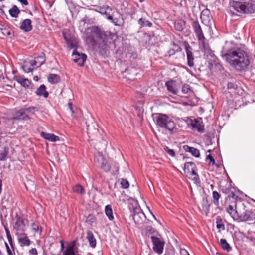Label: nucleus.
<instances>
[{
  "label": "nucleus",
  "instance_id": "obj_4",
  "mask_svg": "<svg viewBox=\"0 0 255 255\" xmlns=\"http://www.w3.org/2000/svg\"><path fill=\"white\" fill-rule=\"evenodd\" d=\"M93 32L97 38L98 39V48L101 53L105 52L108 44L111 43V34L110 32L102 31L100 28L95 27L93 28Z\"/></svg>",
  "mask_w": 255,
  "mask_h": 255
},
{
  "label": "nucleus",
  "instance_id": "obj_20",
  "mask_svg": "<svg viewBox=\"0 0 255 255\" xmlns=\"http://www.w3.org/2000/svg\"><path fill=\"white\" fill-rule=\"evenodd\" d=\"M31 20L29 19H26L21 23L20 28L25 32L30 31L32 29Z\"/></svg>",
  "mask_w": 255,
  "mask_h": 255
},
{
  "label": "nucleus",
  "instance_id": "obj_55",
  "mask_svg": "<svg viewBox=\"0 0 255 255\" xmlns=\"http://www.w3.org/2000/svg\"><path fill=\"white\" fill-rule=\"evenodd\" d=\"M68 108L70 109V110L71 111L72 113H74V111L73 110L72 107V103L71 102H69L68 103Z\"/></svg>",
  "mask_w": 255,
  "mask_h": 255
},
{
  "label": "nucleus",
  "instance_id": "obj_15",
  "mask_svg": "<svg viewBox=\"0 0 255 255\" xmlns=\"http://www.w3.org/2000/svg\"><path fill=\"white\" fill-rule=\"evenodd\" d=\"M73 55L75 56L74 58L75 62L77 63L79 66H82L86 61L87 56L85 54H80L76 50H74Z\"/></svg>",
  "mask_w": 255,
  "mask_h": 255
},
{
  "label": "nucleus",
  "instance_id": "obj_23",
  "mask_svg": "<svg viewBox=\"0 0 255 255\" xmlns=\"http://www.w3.org/2000/svg\"><path fill=\"white\" fill-rule=\"evenodd\" d=\"M230 199H232L230 197H227L226 198L225 202L226 210L230 209L236 208L237 201L235 200L234 198L232 199V201H230Z\"/></svg>",
  "mask_w": 255,
  "mask_h": 255
},
{
  "label": "nucleus",
  "instance_id": "obj_40",
  "mask_svg": "<svg viewBox=\"0 0 255 255\" xmlns=\"http://www.w3.org/2000/svg\"><path fill=\"white\" fill-rule=\"evenodd\" d=\"M174 26L177 30L181 31L184 29V24L182 21H176L174 23Z\"/></svg>",
  "mask_w": 255,
  "mask_h": 255
},
{
  "label": "nucleus",
  "instance_id": "obj_3",
  "mask_svg": "<svg viewBox=\"0 0 255 255\" xmlns=\"http://www.w3.org/2000/svg\"><path fill=\"white\" fill-rule=\"evenodd\" d=\"M153 118L157 126L167 129L171 133L177 131V129L175 123L167 115L155 113L153 115Z\"/></svg>",
  "mask_w": 255,
  "mask_h": 255
},
{
  "label": "nucleus",
  "instance_id": "obj_45",
  "mask_svg": "<svg viewBox=\"0 0 255 255\" xmlns=\"http://www.w3.org/2000/svg\"><path fill=\"white\" fill-rule=\"evenodd\" d=\"M0 31L3 35L10 36L11 35V32L9 28H0Z\"/></svg>",
  "mask_w": 255,
  "mask_h": 255
},
{
  "label": "nucleus",
  "instance_id": "obj_19",
  "mask_svg": "<svg viewBox=\"0 0 255 255\" xmlns=\"http://www.w3.org/2000/svg\"><path fill=\"white\" fill-rule=\"evenodd\" d=\"M16 236L18 238V242L21 244L22 246H28L30 245L31 241L25 233L17 235Z\"/></svg>",
  "mask_w": 255,
  "mask_h": 255
},
{
  "label": "nucleus",
  "instance_id": "obj_7",
  "mask_svg": "<svg viewBox=\"0 0 255 255\" xmlns=\"http://www.w3.org/2000/svg\"><path fill=\"white\" fill-rule=\"evenodd\" d=\"M153 243V251L159 255L162 254L165 242L160 235H153L151 237Z\"/></svg>",
  "mask_w": 255,
  "mask_h": 255
},
{
  "label": "nucleus",
  "instance_id": "obj_9",
  "mask_svg": "<svg viewBox=\"0 0 255 255\" xmlns=\"http://www.w3.org/2000/svg\"><path fill=\"white\" fill-rule=\"evenodd\" d=\"M13 229L16 235L24 233L25 224L22 218L16 216V221L13 225Z\"/></svg>",
  "mask_w": 255,
  "mask_h": 255
},
{
  "label": "nucleus",
  "instance_id": "obj_57",
  "mask_svg": "<svg viewBox=\"0 0 255 255\" xmlns=\"http://www.w3.org/2000/svg\"><path fill=\"white\" fill-rule=\"evenodd\" d=\"M60 243L61 244V250H63L64 248V241L63 240H61L60 241Z\"/></svg>",
  "mask_w": 255,
  "mask_h": 255
},
{
  "label": "nucleus",
  "instance_id": "obj_56",
  "mask_svg": "<svg viewBox=\"0 0 255 255\" xmlns=\"http://www.w3.org/2000/svg\"><path fill=\"white\" fill-rule=\"evenodd\" d=\"M175 51L174 49H170L168 51L169 56H171V55L175 54Z\"/></svg>",
  "mask_w": 255,
  "mask_h": 255
},
{
  "label": "nucleus",
  "instance_id": "obj_14",
  "mask_svg": "<svg viewBox=\"0 0 255 255\" xmlns=\"http://www.w3.org/2000/svg\"><path fill=\"white\" fill-rule=\"evenodd\" d=\"M165 86L168 91L174 95H177L179 92V87L177 82L171 79L165 83Z\"/></svg>",
  "mask_w": 255,
  "mask_h": 255
},
{
  "label": "nucleus",
  "instance_id": "obj_18",
  "mask_svg": "<svg viewBox=\"0 0 255 255\" xmlns=\"http://www.w3.org/2000/svg\"><path fill=\"white\" fill-rule=\"evenodd\" d=\"M191 47L189 46L186 47V52L187 58V64L190 67H192L194 65V55L191 51Z\"/></svg>",
  "mask_w": 255,
  "mask_h": 255
},
{
  "label": "nucleus",
  "instance_id": "obj_21",
  "mask_svg": "<svg viewBox=\"0 0 255 255\" xmlns=\"http://www.w3.org/2000/svg\"><path fill=\"white\" fill-rule=\"evenodd\" d=\"M32 60V63L34 64L35 66L40 67L45 62V54L41 53L39 56L35 57L34 59Z\"/></svg>",
  "mask_w": 255,
  "mask_h": 255
},
{
  "label": "nucleus",
  "instance_id": "obj_43",
  "mask_svg": "<svg viewBox=\"0 0 255 255\" xmlns=\"http://www.w3.org/2000/svg\"><path fill=\"white\" fill-rule=\"evenodd\" d=\"M121 184L122 188L124 189L128 188L129 186L128 181L125 179H122L121 181Z\"/></svg>",
  "mask_w": 255,
  "mask_h": 255
},
{
  "label": "nucleus",
  "instance_id": "obj_53",
  "mask_svg": "<svg viewBox=\"0 0 255 255\" xmlns=\"http://www.w3.org/2000/svg\"><path fill=\"white\" fill-rule=\"evenodd\" d=\"M207 158L210 160L211 163H212L213 164H214L215 163L214 159H213V157L210 154H209L207 156Z\"/></svg>",
  "mask_w": 255,
  "mask_h": 255
},
{
  "label": "nucleus",
  "instance_id": "obj_61",
  "mask_svg": "<svg viewBox=\"0 0 255 255\" xmlns=\"http://www.w3.org/2000/svg\"><path fill=\"white\" fill-rule=\"evenodd\" d=\"M33 79L34 80L37 81L38 79V76H34Z\"/></svg>",
  "mask_w": 255,
  "mask_h": 255
},
{
  "label": "nucleus",
  "instance_id": "obj_39",
  "mask_svg": "<svg viewBox=\"0 0 255 255\" xmlns=\"http://www.w3.org/2000/svg\"><path fill=\"white\" fill-rule=\"evenodd\" d=\"M212 195L213 198L214 204L216 205H218L219 200L221 197L220 194L216 191H214L213 192Z\"/></svg>",
  "mask_w": 255,
  "mask_h": 255
},
{
  "label": "nucleus",
  "instance_id": "obj_64",
  "mask_svg": "<svg viewBox=\"0 0 255 255\" xmlns=\"http://www.w3.org/2000/svg\"><path fill=\"white\" fill-rule=\"evenodd\" d=\"M4 0H0V2H2V1H4Z\"/></svg>",
  "mask_w": 255,
  "mask_h": 255
},
{
  "label": "nucleus",
  "instance_id": "obj_44",
  "mask_svg": "<svg viewBox=\"0 0 255 255\" xmlns=\"http://www.w3.org/2000/svg\"><path fill=\"white\" fill-rule=\"evenodd\" d=\"M216 224H217L216 227H217V229H218L219 230H225V225L222 223L221 220H217Z\"/></svg>",
  "mask_w": 255,
  "mask_h": 255
},
{
  "label": "nucleus",
  "instance_id": "obj_17",
  "mask_svg": "<svg viewBox=\"0 0 255 255\" xmlns=\"http://www.w3.org/2000/svg\"><path fill=\"white\" fill-rule=\"evenodd\" d=\"M63 36L68 46L70 48H73L77 46V41L75 37H72L69 34L63 33Z\"/></svg>",
  "mask_w": 255,
  "mask_h": 255
},
{
  "label": "nucleus",
  "instance_id": "obj_12",
  "mask_svg": "<svg viewBox=\"0 0 255 255\" xmlns=\"http://www.w3.org/2000/svg\"><path fill=\"white\" fill-rule=\"evenodd\" d=\"M133 218L136 224L140 225L145 221L146 217L140 209H136L134 211Z\"/></svg>",
  "mask_w": 255,
  "mask_h": 255
},
{
  "label": "nucleus",
  "instance_id": "obj_8",
  "mask_svg": "<svg viewBox=\"0 0 255 255\" xmlns=\"http://www.w3.org/2000/svg\"><path fill=\"white\" fill-rule=\"evenodd\" d=\"M188 124L192 127L193 129H196L198 131L202 133L205 131L204 126L201 118L190 119Z\"/></svg>",
  "mask_w": 255,
  "mask_h": 255
},
{
  "label": "nucleus",
  "instance_id": "obj_34",
  "mask_svg": "<svg viewBox=\"0 0 255 255\" xmlns=\"http://www.w3.org/2000/svg\"><path fill=\"white\" fill-rule=\"evenodd\" d=\"M99 166L105 172H108L111 169V165L106 159L104 160V162H102Z\"/></svg>",
  "mask_w": 255,
  "mask_h": 255
},
{
  "label": "nucleus",
  "instance_id": "obj_36",
  "mask_svg": "<svg viewBox=\"0 0 255 255\" xmlns=\"http://www.w3.org/2000/svg\"><path fill=\"white\" fill-rule=\"evenodd\" d=\"M5 245L8 255H14L15 251L13 243L12 242V245H10V247L6 242H5Z\"/></svg>",
  "mask_w": 255,
  "mask_h": 255
},
{
  "label": "nucleus",
  "instance_id": "obj_13",
  "mask_svg": "<svg viewBox=\"0 0 255 255\" xmlns=\"http://www.w3.org/2000/svg\"><path fill=\"white\" fill-rule=\"evenodd\" d=\"M200 18L202 23L207 26L210 25L212 19L210 11L208 9L203 10L201 13Z\"/></svg>",
  "mask_w": 255,
  "mask_h": 255
},
{
  "label": "nucleus",
  "instance_id": "obj_27",
  "mask_svg": "<svg viewBox=\"0 0 255 255\" xmlns=\"http://www.w3.org/2000/svg\"><path fill=\"white\" fill-rule=\"evenodd\" d=\"M184 149L186 151L191 153L192 155L196 157H199L200 156V152L196 148H195L192 147H190L188 145H185L184 146Z\"/></svg>",
  "mask_w": 255,
  "mask_h": 255
},
{
  "label": "nucleus",
  "instance_id": "obj_52",
  "mask_svg": "<svg viewBox=\"0 0 255 255\" xmlns=\"http://www.w3.org/2000/svg\"><path fill=\"white\" fill-rule=\"evenodd\" d=\"M227 197H230L232 199L234 198V199L237 201V196H236V195L232 192ZM232 199H230V201H232Z\"/></svg>",
  "mask_w": 255,
  "mask_h": 255
},
{
  "label": "nucleus",
  "instance_id": "obj_35",
  "mask_svg": "<svg viewBox=\"0 0 255 255\" xmlns=\"http://www.w3.org/2000/svg\"><path fill=\"white\" fill-rule=\"evenodd\" d=\"M95 160L98 164H100L102 162H104L105 160L103 154L101 152H97L95 154Z\"/></svg>",
  "mask_w": 255,
  "mask_h": 255
},
{
  "label": "nucleus",
  "instance_id": "obj_50",
  "mask_svg": "<svg viewBox=\"0 0 255 255\" xmlns=\"http://www.w3.org/2000/svg\"><path fill=\"white\" fill-rule=\"evenodd\" d=\"M29 253L32 255H37L38 253L36 248H32L29 250Z\"/></svg>",
  "mask_w": 255,
  "mask_h": 255
},
{
  "label": "nucleus",
  "instance_id": "obj_63",
  "mask_svg": "<svg viewBox=\"0 0 255 255\" xmlns=\"http://www.w3.org/2000/svg\"><path fill=\"white\" fill-rule=\"evenodd\" d=\"M227 190H228V189H226L224 192H226V193H227Z\"/></svg>",
  "mask_w": 255,
  "mask_h": 255
},
{
  "label": "nucleus",
  "instance_id": "obj_26",
  "mask_svg": "<svg viewBox=\"0 0 255 255\" xmlns=\"http://www.w3.org/2000/svg\"><path fill=\"white\" fill-rule=\"evenodd\" d=\"M36 94L39 96H43L45 98L48 97L49 94L46 90V86L42 84L37 89Z\"/></svg>",
  "mask_w": 255,
  "mask_h": 255
},
{
  "label": "nucleus",
  "instance_id": "obj_37",
  "mask_svg": "<svg viewBox=\"0 0 255 255\" xmlns=\"http://www.w3.org/2000/svg\"><path fill=\"white\" fill-rule=\"evenodd\" d=\"M220 244L223 249L226 250L227 251H230L231 250V248L225 239H221L220 240Z\"/></svg>",
  "mask_w": 255,
  "mask_h": 255
},
{
  "label": "nucleus",
  "instance_id": "obj_30",
  "mask_svg": "<svg viewBox=\"0 0 255 255\" xmlns=\"http://www.w3.org/2000/svg\"><path fill=\"white\" fill-rule=\"evenodd\" d=\"M48 81L52 83L55 84L60 82V78L59 75L55 74H51L48 77Z\"/></svg>",
  "mask_w": 255,
  "mask_h": 255
},
{
  "label": "nucleus",
  "instance_id": "obj_48",
  "mask_svg": "<svg viewBox=\"0 0 255 255\" xmlns=\"http://www.w3.org/2000/svg\"><path fill=\"white\" fill-rule=\"evenodd\" d=\"M180 255H190L188 251L185 249L181 248L180 250Z\"/></svg>",
  "mask_w": 255,
  "mask_h": 255
},
{
  "label": "nucleus",
  "instance_id": "obj_5",
  "mask_svg": "<svg viewBox=\"0 0 255 255\" xmlns=\"http://www.w3.org/2000/svg\"><path fill=\"white\" fill-rule=\"evenodd\" d=\"M194 32L197 38L199 45L204 50L208 48V44L206 40L201 26L198 21L193 20L191 23Z\"/></svg>",
  "mask_w": 255,
  "mask_h": 255
},
{
  "label": "nucleus",
  "instance_id": "obj_49",
  "mask_svg": "<svg viewBox=\"0 0 255 255\" xmlns=\"http://www.w3.org/2000/svg\"><path fill=\"white\" fill-rule=\"evenodd\" d=\"M32 229L33 231H34L35 232H37L39 231V226L33 223L31 225Z\"/></svg>",
  "mask_w": 255,
  "mask_h": 255
},
{
  "label": "nucleus",
  "instance_id": "obj_54",
  "mask_svg": "<svg viewBox=\"0 0 255 255\" xmlns=\"http://www.w3.org/2000/svg\"><path fill=\"white\" fill-rule=\"evenodd\" d=\"M236 85L232 83H229L228 84V88H236Z\"/></svg>",
  "mask_w": 255,
  "mask_h": 255
},
{
  "label": "nucleus",
  "instance_id": "obj_28",
  "mask_svg": "<svg viewBox=\"0 0 255 255\" xmlns=\"http://www.w3.org/2000/svg\"><path fill=\"white\" fill-rule=\"evenodd\" d=\"M105 212L109 220L113 221L114 220V217L113 214L112 208L111 205H107L106 206L105 208Z\"/></svg>",
  "mask_w": 255,
  "mask_h": 255
},
{
  "label": "nucleus",
  "instance_id": "obj_22",
  "mask_svg": "<svg viewBox=\"0 0 255 255\" xmlns=\"http://www.w3.org/2000/svg\"><path fill=\"white\" fill-rule=\"evenodd\" d=\"M40 135L44 139L51 142H55L59 140V137L53 134L42 132H41Z\"/></svg>",
  "mask_w": 255,
  "mask_h": 255
},
{
  "label": "nucleus",
  "instance_id": "obj_11",
  "mask_svg": "<svg viewBox=\"0 0 255 255\" xmlns=\"http://www.w3.org/2000/svg\"><path fill=\"white\" fill-rule=\"evenodd\" d=\"M255 220V214L251 210H246L243 213L239 214L238 221H253Z\"/></svg>",
  "mask_w": 255,
  "mask_h": 255
},
{
  "label": "nucleus",
  "instance_id": "obj_59",
  "mask_svg": "<svg viewBox=\"0 0 255 255\" xmlns=\"http://www.w3.org/2000/svg\"><path fill=\"white\" fill-rule=\"evenodd\" d=\"M2 180L0 179V194H1V193L2 192Z\"/></svg>",
  "mask_w": 255,
  "mask_h": 255
},
{
  "label": "nucleus",
  "instance_id": "obj_60",
  "mask_svg": "<svg viewBox=\"0 0 255 255\" xmlns=\"http://www.w3.org/2000/svg\"><path fill=\"white\" fill-rule=\"evenodd\" d=\"M245 1H248L250 2H255V0H245Z\"/></svg>",
  "mask_w": 255,
  "mask_h": 255
},
{
  "label": "nucleus",
  "instance_id": "obj_10",
  "mask_svg": "<svg viewBox=\"0 0 255 255\" xmlns=\"http://www.w3.org/2000/svg\"><path fill=\"white\" fill-rule=\"evenodd\" d=\"M96 11L101 13V14L105 15L106 17L108 19L112 20L113 22L115 23L116 25H118V24L116 22L113 20V18L111 15V12H112V8L107 5H104L103 6H96L94 9Z\"/></svg>",
  "mask_w": 255,
  "mask_h": 255
},
{
  "label": "nucleus",
  "instance_id": "obj_16",
  "mask_svg": "<svg viewBox=\"0 0 255 255\" xmlns=\"http://www.w3.org/2000/svg\"><path fill=\"white\" fill-rule=\"evenodd\" d=\"M14 80L26 88H30L31 84L30 81L24 78L23 76H15L14 77Z\"/></svg>",
  "mask_w": 255,
  "mask_h": 255
},
{
  "label": "nucleus",
  "instance_id": "obj_46",
  "mask_svg": "<svg viewBox=\"0 0 255 255\" xmlns=\"http://www.w3.org/2000/svg\"><path fill=\"white\" fill-rule=\"evenodd\" d=\"M5 230L6 236H7L8 242L9 243V244L10 245H12V237L11 236V235H10V231L8 230V229L7 228H5Z\"/></svg>",
  "mask_w": 255,
  "mask_h": 255
},
{
  "label": "nucleus",
  "instance_id": "obj_51",
  "mask_svg": "<svg viewBox=\"0 0 255 255\" xmlns=\"http://www.w3.org/2000/svg\"><path fill=\"white\" fill-rule=\"evenodd\" d=\"M7 156V154L5 153H2L0 154V160L4 161L6 159V157Z\"/></svg>",
  "mask_w": 255,
  "mask_h": 255
},
{
  "label": "nucleus",
  "instance_id": "obj_6",
  "mask_svg": "<svg viewBox=\"0 0 255 255\" xmlns=\"http://www.w3.org/2000/svg\"><path fill=\"white\" fill-rule=\"evenodd\" d=\"M196 166L194 162H188L184 164V171L186 176L193 180L196 183H199L200 179L196 172Z\"/></svg>",
  "mask_w": 255,
  "mask_h": 255
},
{
  "label": "nucleus",
  "instance_id": "obj_33",
  "mask_svg": "<svg viewBox=\"0 0 255 255\" xmlns=\"http://www.w3.org/2000/svg\"><path fill=\"white\" fill-rule=\"evenodd\" d=\"M138 22L141 27L148 26L149 27H151L152 26V23L151 22L147 20L145 18H141L138 20Z\"/></svg>",
  "mask_w": 255,
  "mask_h": 255
},
{
  "label": "nucleus",
  "instance_id": "obj_42",
  "mask_svg": "<svg viewBox=\"0 0 255 255\" xmlns=\"http://www.w3.org/2000/svg\"><path fill=\"white\" fill-rule=\"evenodd\" d=\"M191 91V87L189 85L184 84L182 87V92L183 94H187Z\"/></svg>",
  "mask_w": 255,
  "mask_h": 255
},
{
  "label": "nucleus",
  "instance_id": "obj_41",
  "mask_svg": "<svg viewBox=\"0 0 255 255\" xmlns=\"http://www.w3.org/2000/svg\"><path fill=\"white\" fill-rule=\"evenodd\" d=\"M145 233L147 236H149L150 235H154V234L155 233V230L152 227L148 226L145 229Z\"/></svg>",
  "mask_w": 255,
  "mask_h": 255
},
{
  "label": "nucleus",
  "instance_id": "obj_29",
  "mask_svg": "<svg viewBox=\"0 0 255 255\" xmlns=\"http://www.w3.org/2000/svg\"><path fill=\"white\" fill-rule=\"evenodd\" d=\"M234 220L239 219L240 212L237 211V208L230 209L226 210Z\"/></svg>",
  "mask_w": 255,
  "mask_h": 255
},
{
  "label": "nucleus",
  "instance_id": "obj_38",
  "mask_svg": "<svg viewBox=\"0 0 255 255\" xmlns=\"http://www.w3.org/2000/svg\"><path fill=\"white\" fill-rule=\"evenodd\" d=\"M74 246L75 245L73 244L72 246L67 248L64 253V255H76L74 252Z\"/></svg>",
  "mask_w": 255,
  "mask_h": 255
},
{
  "label": "nucleus",
  "instance_id": "obj_24",
  "mask_svg": "<svg viewBox=\"0 0 255 255\" xmlns=\"http://www.w3.org/2000/svg\"><path fill=\"white\" fill-rule=\"evenodd\" d=\"M87 239L92 248H95L96 246V240L92 232L89 231L87 232Z\"/></svg>",
  "mask_w": 255,
  "mask_h": 255
},
{
  "label": "nucleus",
  "instance_id": "obj_47",
  "mask_svg": "<svg viewBox=\"0 0 255 255\" xmlns=\"http://www.w3.org/2000/svg\"><path fill=\"white\" fill-rule=\"evenodd\" d=\"M165 151L171 156L174 157L175 155V153L173 149H170L168 147H166L164 148Z\"/></svg>",
  "mask_w": 255,
  "mask_h": 255
},
{
  "label": "nucleus",
  "instance_id": "obj_1",
  "mask_svg": "<svg viewBox=\"0 0 255 255\" xmlns=\"http://www.w3.org/2000/svg\"><path fill=\"white\" fill-rule=\"evenodd\" d=\"M222 56L237 71H246L248 69L250 64L249 55L242 47L232 41L225 43Z\"/></svg>",
  "mask_w": 255,
  "mask_h": 255
},
{
  "label": "nucleus",
  "instance_id": "obj_62",
  "mask_svg": "<svg viewBox=\"0 0 255 255\" xmlns=\"http://www.w3.org/2000/svg\"><path fill=\"white\" fill-rule=\"evenodd\" d=\"M2 74L1 73V71L0 70V79L2 77Z\"/></svg>",
  "mask_w": 255,
  "mask_h": 255
},
{
  "label": "nucleus",
  "instance_id": "obj_2",
  "mask_svg": "<svg viewBox=\"0 0 255 255\" xmlns=\"http://www.w3.org/2000/svg\"><path fill=\"white\" fill-rule=\"evenodd\" d=\"M230 11L233 14L254 13L255 4L245 0H231L229 2Z\"/></svg>",
  "mask_w": 255,
  "mask_h": 255
},
{
  "label": "nucleus",
  "instance_id": "obj_25",
  "mask_svg": "<svg viewBox=\"0 0 255 255\" xmlns=\"http://www.w3.org/2000/svg\"><path fill=\"white\" fill-rule=\"evenodd\" d=\"M34 66V64L32 63V60H30L25 62L23 65L22 67L25 72L28 73L32 71L35 68Z\"/></svg>",
  "mask_w": 255,
  "mask_h": 255
},
{
  "label": "nucleus",
  "instance_id": "obj_32",
  "mask_svg": "<svg viewBox=\"0 0 255 255\" xmlns=\"http://www.w3.org/2000/svg\"><path fill=\"white\" fill-rule=\"evenodd\" d=\"M73 191L74 193L79 194H84L85 190L82 186L80 184H77L73 187Z\"/></svg>",
  "mask_w": 255,
  "mask_h": 255
},
{
  "label": "nucleus",
  "instance_id": "obj_31",
  "mask_svg": "<svg viewBox=\"0 0 255 255\" xmlns=\"http://www.w3.org/2000/svg\"><path fill=\"white\" fill-rule=\"evenodd\" d=\"M9 12L11 17L16 18L20 13V10L16 5H14L9 9Z\"/></svg>",
  "mask_w": 255,
  "mask_h": 255
},
{
  "label": "nucleus",
  "instance_id": "obj_58",
  "mask_svg": "<svg viewBox=\"0 0 255 255\" xmlns=\"http://www.w3.org/2000/svg\"><path fill=\"white\" fill-rule=\"evenodd\" d=\"M215 65L218 68V69L219 70H221V69H223L222 66H221V65H220L219 63L216 64Z\"/></svg>",
  "mask_w": 255,
  "mask_h": 255
}]
</instances>
